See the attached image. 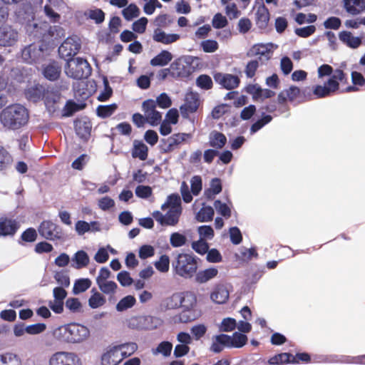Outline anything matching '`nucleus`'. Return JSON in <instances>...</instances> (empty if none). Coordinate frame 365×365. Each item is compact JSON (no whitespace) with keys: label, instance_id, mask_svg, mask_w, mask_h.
Masks as SVG:
<instances>
[{"label":"nucleus","instance_id":"obj_58","mask_svg":"<svg viewBox=\"0 0 365 365\" xmlns=\"http://www.w3.org/2000/svg\"><path fill=\"white\" fill-rule=\"evenodd\" d=\"M212 26L215 29H222L228 24L227 19L220 13H217L212 21Z\"/></svg>","mask_w":365,"mask_h":365},{"label":"nucleus","instance_id":"obj_28","mask_svg":"<svg viewBox=\"0 0 365 365\" xmlns=\"http://www.w3.org/2000/svg\"><path fill=\"white\" fill-rule=\"evenodd\" d=\"M18 229L15 220L8 218H0V236L13 235Z\"/></svg>","mask_w":365,"mask_h":365},{"label":"nucleus","instance_id":"obj_55","mask_svg":"<svg viewBox=\"0 0 365 365\" xmlns=\"http://www.w3.org/2000/svg\"><path fill=\"white\" fill-rule=\"evenodd\" d=\"M54 279L62 287H68L70 284L69 276L64 270L56 272Z\"/></svg>","mask_w":365,"mask_h":365},{"label":"nucleus","instance_id":"obj_22","mask_svg":"<svg viewBox=\"0 0 365 365\" xmlns=\"http://www.w3.org/2000/svg\"><path fill=\"white\" fill-rule=\"evenodd\" d=\"M44 6V13L51 21L57 22L60 19V15L56 11L58 8L63 6L61 0H46Z\"/></svg>","mask_w":365,"mask_h":365},{"label":"nucleus","instance_id":"obj_56","mask_svg":"<svg viewBox=\"0 0 365 365\" xmlns=\"http://www.w3.org/2000/svg\"><path fill=\"white\" fill-rule=\"evenodd\" d=\"M66 307L73 313L80 312L82 310V304L77 298H68L66 301Z\"/></svg>","mask_w":365,"mask_h":365},{"label":"nucleus","instance_id":"obj_37","mask_svg":"<svg viewBox=\"0 0 365 365\" xmlns=\"http://www.w3.org/2000/svg\"><path fill=\"white\" fill-rule=\"evenodd\" d=\"M227 143L226 136L218 131H213L210 135L209 144L211 147L221 149Z\"/></svg>","mask_w":365,"mask_h":365},{"label":"nucleus","instance_id":"obj_25","mask_svg":"<svg viewBox=\"0 0 365 365\" xmlns=\"http://www.w3.org/2000/svg\"><path fill=\"white\" fill-rule=\"evenodd\" d=\"M61 68L56 61L44 65L42 68L43 76L49 81H55L60 76Z\"/></svg>","mask_w":365,"mask_h":365},{"label":"nucleus","instance_id":"obj_19","mask_svg":"<svg viewBox=\"0 0 365 365\" xmlns=\"http://www.w3.org/2000/svg\"><path fill=\"white\" fill-rule=\"evenodd\" d=\"M215 81L227 90L238 87L240 79L238 76L232 74H222L217 73L214 75Z\"/></svg>","mask_w":365,"mask_h":365},{"label":"nucleus","instance_id":"obj_20","mask_svg":"<svg viewBox=\"0 0 365 365\" xmlns=\"http://www.w3.org/2000/svg\"><path fill=\"white\" fill-rule=\"evenodd\" d=\"M200 106L199 95L197 93L190 92L186 94L185 103L180 107L182 113H195Z\"/></svg>","mask_w":365,"mask_h":365},{"label":"nucleus","instance_id":"obj_4","mask_svg":"<svg viewBox=\"0 0 365 365\" xmlns=\"http://www.w3.org/2000/svg\"><path fill=\"white\" fill-rule=\"evenodd\" d=\"M54 336L62 341L79 343L90 335L88 329L79 324H69L61 326L53 331Z\"/></svg>","mask_w":365,"mask_h":365},{"label":"nucleus","instance_id":"obj_51","mask_svg":"<svg viewBox=\"0 0 365 365\" xmlns=\"http://www.w3.org/2000/svg\"><path fill=\"white\" fill-rule=\"evenodd\" d=\"M106 303V299L100 293H93L88 299V305L92 309H96Z\"/></svg>","mask_w":365,"mask_h":365},{"label":"nucleus","instance_id":"obj_45","mask_svg":"<svg viewBox=\"0 0 365 365\" xmlns=\"http://www.w3.org/2000/svg\"><path fill=\"white\" fill-rule=\"evenodd\" d=\"M136 303V299L135 297L128 295L121 299L118 303L115 305V309L118 312L125 311L133 307Z\"/></svg>","mask_w":365,"mask_h":365},{"label":"nucleus","instance_id":"obj_1","mask_svg":"<svg viewBox=\"0 0 365 365\" xmlns=\"http://www.w3.org/2000/svg\"><path fill=\"white\" fill-rule=\"evenodd\" d=\"M31 6V11L23 17L26 32L36 37H45L46 35L57 39L64 36V31L58 26H50L45 21L36 19L34 12L41 7L43 0H26Z\"/></svg>","mask_w":365,"mask_h":365},{"label":"nucleus","instance_id":"obj_35","mask_svg":"<svg viewBox=\"0 0 365 365\" xmlns=\"http://www.w3.org/2000/svg\"><path fill=\"white\" fill-rule=\"evenodd\" d=\"M71 261L73 262L72 266L74 268L81 269L89 264V257L86 252L80 250L75 253Z\"/></svg>","mask_w":365,"mask_h":365},{"label":"nucleus","instance_id":"obj_49","mask_svg":"<svg viewBox=\"0 0 365 365\" xmlns=\"http://www.w3.org/2000/svg\"><path fill=\"white\" fill-rule=\"evenodd\" d=\"M196 84L199 88L204 90H210L213 86L212 78L206 74L200 75L196 79Z\"/></svg>","mask_w":365,"mask_h":365},{"label":"nucleus","instance_id":"obj_59","mask_svg":"<svg viewBox=\"0 0 365 365\" xmlns=\"http://www.w3.org/2000/svg\"><path fill=\"white\" fill-rule=\"evenodd\" d=\"M103 83L104 88L99 94L98 99L100 101H106L108 100L112 95L113 90L112 88L108 86V81L106 77L103 78Z\"/></svg>","mask_w":365,"mask_h":365},{"label":"nucleus","instance_id":"obj_57","mask_svg":"<svg viewBox=\"0 0 365 365\" xmlns=\"http://www.w3.org/2000/svg\"><path fill=\"white\" fill-rule=\"evenodd\" d=\"M191 192L194 195H198L202 190V182L200 175H195L191 178Z\"/></svg>","mask_w":365,"mask_h":365},{"label":"nucleus","instance_id":"obj_62","mask_svg":"<svg viewBox=\"0 0 365 365\" xmlns=\"http://www.w3.org/2000/svg\"><path fill=\"white\" fill-rule=\"evenodd\" d=\"M152 194L153 190L150 186L138 185L135 188V195L140 198L146 199L150 197Z\"/></svg>","mask_w":365,"mask_h":365},{"label":"nucleus","instance_id":"obj_23","mask_svg":"<svg viewBox=\"0 0 365 365\" xmlns=\"http://www.w3.org/2000/svg\"><path fill=\"white\" fill-rule=\"evenodd\" d=\"M180 36L177 34H166L164 31L158 28L153 31V39L154 41L165 45L173 43L180 39Z\"/></svg>","mask_w":365,"mask_h":365},{"label":"nucleus","instance_id":"obj_31","mask_svg":"<svg viewBox=\"0 0 365 365\" xmlns=\"http://www.w3.org/2000/svg\"><path fill=\"white\" fill-rule=\"evenodd\" d=\"M218 274L216 268L210 267L204 270H200L195 274V280L199 284L206 283L210 279L215 278Z\"/></svg>","mask_w":365,"mask_h":365},{"label":"nucleus","instance_id":"obj_18","mask_svg":"<svg viewBox=\"0 0 365 365\" xmlns=\"http://www.w3.org/2000/svg\"><path fill=\"white\" fill-rule=\"evenodd\" d=\"M19 39V33L13 27L6 25L0 27V46H11Z\"/></svg>","mask_w":365,"mask_h":365},{"label":"nucleus","instance_id":"obj_43","mask_svg":"<svg viewBox=\"0 0 365 365\" xmlns=\"http://www.w3.org/2000/svg\"><path fill=\"white\" fill-rule=\"evenodd\" d=\"M0 361L2 365H21V360L19 356L12 352H6L0 355Z\"/></svg>","mask_w":365,"mask_h":365},{"label":"nucleus","instance_id":"obj_61","mask_svg":"<svg viewBox=\"0 0 365 365\" xmlns=\"http://www.w3.org/2000/svg\"><path fill=\"white\" fill-rule=\"evenodd\" d=\"M155 249L153 246L149 245H142L138 252V255L140 259H145L154 256Z\"/></svg>","mask_w":365,"mask_h":365},{"label":"nucleus","instance_id":"obj_17","mask_svg":"<svg viewBox=\"0 0 365 365\" xmlns=\"http://www.w3.org/2000/svg\"><path fill=\"white\" fill-rule=\"evenodd\" d=\"M301 89L296 86H291L287 89L279 92L277 95V103L285 108V110H289L287 102H293L300 97Z\"/></svg>","mask_w":365,"mask_h":365},{"label":"nucleus","instance_id":"obj_30","mask_svg":"<svg viewBox=\"0 0 365 365\" xmlns=\"http://www.w3.org/2000/svg\"><path fill=\"white\" fill-rule=\"evenodd\" d=\"M132 156L134 158H139L140 160H145L148 156V148L140 140H135L133 141V148L132 149Z\"/></svg>","mask_w":365,"mask_h":365},{"label":"nucleus","instance_id":"obj_64","mask_svg":"<svg viewBox=\"0 0 365 365\" xmlns=\"http://www.w3.org/2000/svg\"><path fill=\"white\" fill-rule=\"evenodd\" d=\"M102 365H114V347L109 349L103 353L101 357Z\"/></svg>","mask_w":365,"mask_h":365},{"label":"nucleus","instance_id":"obj_54","mask_svg":"<svg viewBox=\"0 0 365 365\" xmlns=\"http://www.w3.org/2000/svg\"><path fill=\"white\" fill-rule=\"evenodd\" d=\"M253 257L257 258L258 253L255 247H251L250 249L246 247H242L240 250V258L243 261H250Z\"/></svg>","mask_w":365,"mask_h":365},{"label":"nucleus","instance_id":"obj_63","mask_svg":"<svg viewBox=\"0 0 365 365\" xmlns=\"http://www.w3.org/2000/svg\"><path fill=\"white\" fill-rule=\"evenodd\" d=\"M192 248L198 254L204 255L207 253L209 249L207 242L205 240H200L192 243Z\"/></svg>","mask_w":365,"mask_h":365},{"label":"nucleus","instance_id":"obj_60","mask_svg":"<svg viewBox=\"0 0 365 365\" xmlns=\"http://www.w3.org/2000/svg\"><path fill=\"white\" fill-rule=\"evenodd\" d=\"M147 24L148 19L145 17H141L133 23L132 29L138 34H143L145 31Z\"/></svg>","mask_w":365,"mask_h":365},{"label":"nucleus","instance_id":"obj_27","mask_svg":"<svg viewBox=\"0 0 365 365\" xmlns=\"http://www.w3.org/2000/svg\"><path fill=\"white\" fill-rule=\"evenodd\" d=\"M76 134L82 139L86 140L91 135V123L86 119L78 120L75 123Z\"/></svg>","mask_w":365,"mask_h":365},{"label":"nucleus","instance_id":"obj_33","mask_svg":"<svg viewBox=\"0 0 365 365\" xmlns=\"http://www.w3.org/2000/svg\"><path fill=\"white\" fill-rule=\"evenodd\" d=\"M222 181L218 178L211 180L210 187L205 190V195L209 200H213L215 196L222 192Z\"/></svg>","mask_w":365,"mask_h":365},{"label":"nucleus","instance_id":"obj_36","mask_svg":"<svg viewBox=\"0 0 365 365\" xmlns=\"http://www.w3.org/2000/svg\"><path fill=\"white\" fill-rule=\"evenodd\" d=\"M173 56L168 51H162L150 60V65L153 66H164L171 61Z\"/></svg>","mask_w":365,"mask_h":365},{"label":"nucleus","instance_id":"obj_46","mask_svg":"<svg viewBox=\"0 0 365 365\" xmlns=\"http://www.w3.org/2000/svg\"><path fill=\"white\" fill-rule=\"evenodd\" d=\"M173 344L168 341H163L153 350V354L155 355L160 354L165 357H168L171 354Z\"/></svg>","mask_w":365,"mask_h":365},{"label":"nucleus","instance_id":"obj_50","mask_svg":"<svg viewBox=\"0 0 365 365\" xmlns=\"http://www.w3.org/2000/svg\"><path fill=\"white\" fill-rule=\"evenodd\" d=\"M272 120V117L270 115H265L261 119H259L255 123H254L250 128V133L254 134L258 130H259L262 128H263L265 125L270 123Z\"/></svg>","mask_w":365,"mask_h":365},{"label":"nucleus","instance_id":"obj_8","mask_svg":"<svg viewBox=\"0 0 365 365\" xmlns=\"http://www.w3.org/2000/svg\"><path fill=\"white\" fill-rule=\"evenodd\" d=\"M91 72V68L88 61L81 58H70L65 66L66 74L74 79L87 78Z\"/></svg>","mask_w":365,"mask_h":365},{"label":"nucleus","instance_id":"obj_11","mask_svg":"<svg viewBox=\"0 0 365 365\" xmlns=\"http://www.w3.org/2000/svg\"><path fill=\"white\" fill-rule=\"evenodd\" d=\"M39 234L46 240H59L63 236L62 229L60 226L51 220L43 221L38 227Z\"/></svg>","mask_w":365,"mask_h":365},{"label":"nucleus","instance_id":"obj_34","mask_svg":"<svg viewBox=\"0 0 365 365\" xmlns=\"http://www.w3.org/2000/svg\"><path fill=\"white\" fill-rule=\"evenodd\" d=\"M227 347L241 348L247 343V336L242 333L235 332L232 336H228Z\"/></svg>","mask_w":365,"mask_h":365},{"label":"nucleus","instance_id":"obj_29","mask_svg":"<svg viewBox=\"0 0 365 365\" xmlns=\"http://www.w3.org/2000/svg\"><path fill=\"white\" fill-rule=\"evenodd\" d=\"M171 69V76L174 78H184L189 76L187 67L183 63L180 59L174 61L170 66Z\"/></svg>","mask_w":365,"mask_h":365},{"label":"nucleus","instance_id":"obj_40","mask_svg":"<svg viewBox=\"0 0 365 365\" xmlns=\"http://www.w3.org/2000/svg\"><path fill=\"white\" fill-rule=\"evenodd\" d=\"M138 349L136 343L130 342L115 345V352L120 351L123 357H128L132 355Z\"/></svg>","mask_w":365,"mask_h":365},{"label":"nucleus","instance_id":"obj_48","mask_svg":"<svg viewBox=\"0 0 365 365\" xmlns=\"http://www.w3.org/2000/svg\"><path fill=\"white\" fill-rule=\"evenodd\" d=\"M187 242L185 235L179 232H173L170 237V243L173 247H180Z\"/></svg>","mask_w":365,"mask_h":365},{"label":"nucleus","instance_id":"obj_47","mask_svg":"<svg viewBox=\"0 0 365 365\" xmlns=\"http://www.w3.org/2000/svg\"><path fill=\"white\" fill-rule=\"evenodd\" d=\"M154 265L157 270L160 272L166 273L170 268V258L167 255H163L159 259L155 262Z\"/></svg>","mask_w":365,"mask_h":365},{"label":"nucleus","instance_id":"obj_21","mask_svg":"<svg viewBox=\"0 0 365 365\" xmlns=\"http://www.w3.org/2000/svg\"><path fill=\"white\" fill-rule=\"evenodd\" d=\"M269 11L264 4L259 5L255 12V24L258 29H267L269 21Z\"/></svg>","mask_w":365,"mask_h":365},{"label":"nucleus","instance_id":"obj_42","mask_svg":"<svg viewBox=\"0 0 365 365\" xmlns=\"http://www.w3.org/2000/svg\"><path fill=\"white\" fill-rule=\"evenodd\" d=\"M91 281L88 278H81L75 281L73 293L74 294H78L86 292L91 286Z\"/></svg>","mask_w":365,"mask_h":365},{"label":"nucleus","instance_id":"obj_16","mask_svg":"<svg viewBox=\"0 0 365 365\" xmlns=\"http://www.w3.org/2000/svg\"><path fill=\"white\" fill-rule=\"evenodd\" d=\"M249 57H253L252 60L257 61L259 66L266 64L271 58L269 50L263 44L254 45L247 53Z\"/></svg>","mask_w":365,"mask_h":365},{"label":"nucleus","instance_id":"obj_3","mask_svg":"<svg viewBox=\"0 0 365 365\" xmlns=\"http://www.w3.org/2000/svg\"><path fill=\"white\" fill-rule=\"evenodd\" d=\"M197 259L192 254L178 253L172 261L173 273L184 279H191L197 271Z\"/></svg>","mask_w":365,"mask_h":365},{"label":"nucleus","instance_id":"obj_26","mask_svg":"<svg viewBox=\"0 0 365 365\" xmlns=\"http://www.w3.org/2000/svg\"><path fill=\"white\" fill-rule=\"evenodd\" d=\"M339 38L341 42L351 48H357L362 43L361 38L353 36L352 34L347 31H341L339 34Z\"/></svg>","mask_w":365,"mask_h":365},{"label":"nucleus","instance_id":"obj_52","mask_svg":"<svg viewBox=\"0 0 365 365\" xmlns=\"http://www.w3.org/2000/svg\"><path fill=\"white\" fill-rule=\"evenodd\" d=\"M214 207L217 212L225 218L231 217V210L226 203L222 202L220 200H217L214 202Z\"/></svg>","mask_w":365,"mask_h":365},{"label":"nucleus","instance_id":"obj_7","mask_svg":"<svg viewBox=\"0 0 365 365\" xmlns=\"http://www.w3.org/2000/svg\"><path fill=\"white\" fill-rule=\"evenodd\" d=\"M170 301L176 302L175 305H171L172 308L180 307L183 309V311L179 315L181 322L187 323L195 319L193 314L187 313V312L192 310L197 304V297L194 292L187 291L173 294Z\"/></svg>","mask_w":365,"mask_h":365},{"label":"nucleus","instance_id":"obj_24","mask_svg":"<svg viewBox=\"0 0 365 365\" xmlns=\"http://www.w3.org/2000/svg\"><path fill=\"white\" fill-rule=\"evenodd\" d=\"M346 11L353 16L365 12V0H343Z\"/></svg>","mask_w":365,"mask_h":365},{"label":"nucleus","instance_id":"obj_15","mask_svg":"<svg viewBox=\"0 0 365 365\" xmlns=\"http://www.w3.org/2000/svg\"><path fill=\"white\" fill-rule=\"evenodd\" d=\"M79 361V358L74 353L58 351L51 356L49 365H76Z\"/></svg>","mask_w":365,"mask_h":365},{"label":"nucleus","instance_id":"obj_38","mask_svg":"<svg viewBox=\"0 0 365 365\" xmlns=\"http://www.w3.org/2000/svg\"><path fill=\"white\" fill-rule=\"evenodd\" d=\"M228 339V335L225 334L217 335L212 341L210 350L215 353L221 352L223 350L224 346L227 347Z\"/></svg>","mask_w":365,"mask_h":365},{"label":"nucleus","instance_id":"obj_32","mask_svg":"<svg viewBox=\"0 0 365 365\" xmlns=\"http://www.w3.org/2000/svg\"><path fill=\"white\" fill-rule=\"evenodd\" d=\"M210 298L217 304H224L229 299V292L224 286H217L211 293Z\"/></svg>","mask_w":365,"mask_h":365},{"label":"nucleus","instance_id":"obj_9","mask_svg":"<svg viewBox=\"0 0 365 365\" xmlns=\"http://www.w3.org/2000/svg\"><path fill=\"white\" fill-rule=\"evenodd\" d=\"M43 47V44L36 43L25 47L21 53L23 60L29 63H40L48 55Z\"/></svg>","mask_w":365,"mask_h":365},{"label":"nucleus","instance_id":"obj_13","mask_svg":"<svg viewBox=\"0 0 365 365\" xmlns=\"http://www.w3.org/2000/svg\"><path fill=\"white\" fill-rule=\"evenodd\" d=\"M190 138L191 135L190 133H179L172 135L167 139H163L160 145L161 153H169L173 152L180 144Z\"/></svg>","mask_w":365,"mask_h":365},{"label":"nucleus","instance_id":"obj_6","mask_svg":"<svg viewBox=\"0 0 365 365\" xmlns=\"http://www.w3.org/2000/svg\"><path fill=\"white\" fill-rule=\"evenodd\" d=\"M25 96L29 101L33 102H37L44 98L45 105L50 113H53L56 110V103L60 98L57 93L51 92L40 84L30 86L26 90Z\"/></svg>","mask_w":365,"mask_h":365},{"label":"nucleus","instance_id":"obj_2","mask_svg":"<svg viewBox=\"0 0 365 365\" xmlns=\"http://www.w3.org/2000/svg\"><path fill=\"white\" fill-rule=\"evenodd\" d=\"M29 119V110L21 104L8 106L0 112V123L6 130H19L28 123Z\"/></svg>","mask_w":365,"mask_h":365},{"label":"nucleus","instance_id":"obj_10","mask_svg":"<svg viewBox=\"0 0 365 365\" xmlns=\"http://www.w3.org/2000/svg\"><path fill=\"white\" fill-rule=\"evenodd\" d=\"M81 48V40L77 36L68 37L58 48L61 58H72Z\"/></svg>","mask_w":365,"mask_h":365},{"label":"nucleus","instance_id":"obj_41","mask_svg":"<svg viewBox=\"0 0 365 365\" xmlns=\"http://www.w3.org/2000/svg\"><path fill=\"white\" fill-rule=\"evenodd\" d=\"M140 14V9L135 4H130L122 10V15L127 21L138 17Z\"/></svg>","mask_w":365,"mask_h":365},{"label":"nucleus","instance_id":"obj_14","mask_svg":"<svg viewBox=\"0 0 365 365\" xmlns=\"http://www.w3.org/2000/svg\"><path fill=\"white\" fill-rule=\"evenodd\" d=\"M156 106L155 101L152 99L145 101L142 105L143 110L148 120V123L152 126L158 125L162 119L161 113L155 109Z\"/></svg>","mask_w":365,"mask_h":365},{"label":"nucleus","instance_id":"obj_12","mask_svg":"<svg viewBox=\"0 0 365 365\" xmlns=\"http://www.w3.org/2000/svg\"><path fill=\"white\" fill-rule=\"evenodd\" d=\"M181 210L170 208L165 215H163L160 211H155L153 217L162 226H175L178 222L182 215Z\"/></svg>","mask_w":365,"mask_h":365},{"label":"nucleus","instance_id":"obj_5","mask_svg":"<svg viewBox=\"0 0 365 365\" xmlns=\"http://www.w3.org/2000/svg\"><path fill=\"white\" fill-rule=\"evenodd\" d=\"M348 83L347 74L343 70L336 68L323 86H314V93L317 98L329 97L339 90L340 84L344 86L347 85Z\"/></svg>","mask_w":365,"mask_h":365},{"label":"nucleus","instance_id":"obj_39","mask_svg":"<svg viewBox=\"0 0 365 365\" xmlns=\"http://www.w3.org/2000/svg\"><path fill=\"white\" fill-rule=\"evenodd\" d=\"M291 359L293 358V354L290 353H280L275 354L268 360L269 365H283L291 364Z\"/></svg>","mask_w":365,"mask_h":365},{"label":"nucleus","instance_id":"obj_44","mask_svg":"<svg viewBox=\"0 0 365 365\" xmlns=\"http://www.w3.org/2000/svg\"><path fill=\"white\" fill-rule=\"evenodd\" d=\"M214 210L211 206L202 207L197 212L196 219L198 222H209L212 220Z\"/></svg>","mask_w":365,"mask_h":365},{"label":"nucleus","instance_id":"obj_53","mask_svg":"<svg viewBox=\"0 0 365 365\" xmlns=\"http://www.w3.org/2000/svg\"><path fill=\"white\" fill-rule=\"evenodd\" d=\"M237 322L234 318L227 317L223 319L220 326L221 331L229 332L235 329Z\"/></svg>","mask_w":365,"mask_h":365}]
</instances>
